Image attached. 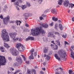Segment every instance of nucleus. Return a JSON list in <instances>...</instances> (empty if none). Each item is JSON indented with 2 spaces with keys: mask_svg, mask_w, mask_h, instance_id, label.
<instances>
[{
  "mask_svg": "<svg viewBox=\"0 0 74 74\" xmlns=\"http://www.w3.org/2000/svg\"><path fill=\"white\" fill-rule=\"evenodd\" d=\"M62 0H59L58 2V4L59 5H62Z\"/></svg>",
  "mask_w": 74,
  "mask_h": 74,
  "instance_id": "c756f323",
  "label": "nucleus"
},
{
  "mask_svg": "<svg viewBox=\"0 0 74 74\" xmlns=\"http://www.w3.org/2000/svg\"><path fill=\"white\" fill-rule=\"evenodd\" d=\"M59 53L60 55L61 58H64V60L66 61L67 59L66 58H65V57H66L67 55L66 53V51L62 50H61L59 51Z\"/></svg>",
  "mask_w": 74,
  "mask_h": 74,
  "instance_id": "7ed1b4c3",
  "label": "nucleus"
},
{
  "mask_svg": "<svg viewBox=\"0 0 74 74\" xmlns=\"http://www.w3.org/2000/svg\"><path fill=\"white\" fill-rule=\"evenodd\" d=\"M24 16L26 17V18H28L29 16H32V14H29L28 13H25L23 15Z\"/></svg>",
  "mask_w": 74,
  "mask_h": 74,
  "instance_id": "4468645a",
  "label": "nucleus"
},
{
  "mask_svg": "<svg viewBox=\"0 0 74 74\" xmlns=\"http://www.w3.org/2000/svg\"><path fill=\"white\" fill-rule=\"evenodd\" d=\"M16 8L17 10H19V8L18 6H16Z\"/></svg>",
  "mask_w": 74,
  "mask_h": 74,
  "instance_id": "a18cd8bd",
  "label": "nucleus"
},
{
  "mask_svg": "<svg viewBox=\"0 0 74 74\" xmlns=\"http://www.w3.org/2000/svg\"><path fill=\"white\" fill-rule=\"evenodd\" d=\"M51 47L53 49H54V50H57L58 48V46L57 45L55 46L52 44H51Z\"/></svg>",
  "mask_w": 74,
  "mask_h": 74,
  "instance_id": "f8f14e48",
  "label": "nucleus"
},
{
  "mask_svg": "<svg viewBox=\"0 0 74 74\" xmlns=\"http://www.w3.org/2000/svg\"><path fill=\"white\" fill-rule=\"evenodd\" d=\"M25 26H26V27H29V25H28V24H25Z\"/></svg>",
  "mask_w": 74,
  "mask_h": 74,
  "instance_id": "5fc2aeb1",
  "label": "nucleus"
},
{
  "mask_svg": "<svg viewBox=\"0 0 74 74\" xmlns=\"http://www.w3.org/2000/svg\"><path fill=\"white\" fill-rule=\"evenodd\" d=\"M16 47L18 50L20 51V52H21L22 51H24L25 50V47L20 43H16Z\"/></svg>",
  "mask_w": 74,
  "mask_h": 74,
  "instance_id": "20e7f679",
  "label": "nucleus"
},
{
  "mask_svg": "<svg viewBox=\"0 0 74 74\" xmlns=\"http://www.w3.org/2000/svg\"><path fill=\"white\" fill-rule=\"evenodd\" d=\"M53 22H52L51 23H50L49 24V25L50 26H52L53 25Z\"/></svg>",
  "mask_w": 74,
  "mask_h": 74,
  "instance_id": "c03bdc74",
  "label": "nucleus"
},
{
  "mask_svg": "<svg viewBox=\"0 0 74 74\" xmlns=\"http://www.w3.org/2000/svg\"><path fill=\"white\" fill-rule=\"evenodd\" d=\"M42 26L44 28H48V25L47 24H42Z\"/></svg>",
  "mask_w": 74,
  "mask_h": 74,
  "instance_id": "a211bd4d",
  "label": "nucleus"
},
{
  "mask_svg": "<svg viewBox=\"0 0 74 74\" xmlns=\"http://www.w3.org/2000/svg\"><path fill=\"white\" fill-rule=\"evenodd\" d=\"M42 17H43V18H44V17H45V16H46V15L43 14L42 15Z\"/></svg>",
  "mask_w": 74,
  "mask_h": 74,
  "instance_id": "3c124183",
  "label": "nucleus"
},
{
  "mask_svg": "<svg viewBox=\"0 0 74 74\" xmlns=\"http://www.w3.org/2000/svg\"><path fill=\"white\" fill-rule=\"evenodd\" d=\"M7 61L5 60V57L0 56V67L1 66L5 65Z\"/></svg>",
  "mask_w": 74,
  "mask_h": 74,
  "instance_id": "39448f33",
  "label": "nucleus"
},
{
  "mask_svg": "<svg viewBox=\"0 0 74 74\" xmlns=\"http://www.w3.org/2000/svg\"><path fill=\"white\" fill-rule=\"evenodd\" d=\"M26 63H27V64H29V61H27L25 62Z\"/></svg>",
  "mask_w": 74,
  "mask_h": 74,
  "instance_id": "8fccbe9b",
  "label": "nucleus"
},
{
  "mask_svg": "<svg viewBox=\"0 0 74 74\" xmlns=\"http://www.w3.org/2000/svg\"><path fill=\"white\" fill-rule=\"evenodd\" d=\"M11 54L13 56H18L19 55V52L14 49H12L11 51Z\"/></svg>",
  "mask_w": 74,
  "mask_h": 74,
  "instance_id": "1a4fd4ad",
  "label": "nucleus"
},
{
  "mask_svg": "<svg viewBox=\"0 0 74 74\" xmlns=\"http://www.w3.org/2000/svg\"><path fill=\"white\" fill-rule=\"evenodd\" d=\"M15 1H16V0H12L11 1V2L12 3L15 2Z\"/></svg>",
  "mask_w": 74,
  "mask_h": 74,
  "instance_id": "864d4df0",
  "label": "nucleus"
},
{
  "mask_svg": "<svg viewBox=\"0 0 74 74\" xmlns=\"http://www.w3.org/2000/svg\"><path fill=\"white\" fill-rule=\"evenodd\" d=\"M10 17L8 16H7L6 17L3 18V21L4 25H7L8 23L10 21Z\"/></svg>",
  "mask_w": 74,
  "mask_h": 74,
  "instance_id": "6e6552de",
  "label": "nucleus"
},
{
  "mask_svg": "<svg viewBox=\"0 0 74 74\" xmlns=\"http://www.w3.org/2000/svg\"><path fill=\"white\" fill-rule=\"evenodd\" d=\"M0 18H1V19H3V16L2 15H1L0 16Z\"/></svg>",
  "mask_w": 74,
  "mask_h": 74,
  "instance_id": "de8ad7c7",
  "label": "nucleus"
},
{
  "mask_svg": "<svg viewBox=\"0 0 74 74\" xmlns=\"http://www.w3.org/2000/svg\"><path fill=\"white\" fill-rule=\"evenodd\" d=\"M32 71L34 73V74H36V71L34 69H32Z\"/></svg>",
  "mask_w": 74,
  "mask_h": 74,
  "instance_id": "f704fd0d",
  "label": "nucleus"
},
{
  "mask_svg": "<svg viewBox=\"0 0 74 74\" xmlns=\"http://www.w3.org/2000/svg\"><path fill=\"white\" fill-rule=\"evenodd\" d=\"M38 2H39V4H41L42 2V0H39L38 1Z\"/></svg>",
  "mask_w": 74,
  "mask_h": 74,
  "instance_id": "79ce46f5",
  "label": "nucleus"
},
{
  "mask_svg": "<svg viewBox=\"0 0 74 74\" xmlns=\"http://www.w3.org/2000/svg\"><path fill=\"white\" fill-rule=\"evenodd\" d=\"M72 21L73 22H74V17H73L72 18Z\"/></svg>",
  "mask_w": 74,
  "mask_h": 74,
  "instance_id": "13d9d810",
  "label": "nucleus"
},
{
  "mask_svg": "<svg viewBox=\"0 0 74 74\" xmlns=\"http://www.w3.org/2000/svg\"><path fill=\"white\" fill-rule=\"evenodd\" d=\"M51 42H52V43H53V44H54V45H55V43H54V41H52Z\"/></svg>",
  "mask_w": 74,
  "mask_h": 74,
  "instance_id": "e2e57ef3",
  "label": "nucleus"
},
{
  "mask_svg": "<svg viewBox=\"0 0 74 74\" xmlns=\"http://www.w3.org/2000/svg\"><path fill=\"white\" fill-rule=\"evenodd\" d=\"M48 51V48L47 47H45L43 50V52L45 53H46Z\"/></svg>",
  "mask_w": 74,
  "mask_h": 74,
  "instance_id": "6ab92c4d",
  "label": "nucleus"
},
{
  "mask_svg": "<svg viewBox=\"0 0 74 74\" xmlns=\"http://www.w3.org/2000/svg\"><path fill=\"white\" fill-rule=\"evenodd\" d=\"M10 74H16V73H15V72H14H14H11Z\"/></svg>",
  "mask_w": 74,
  "mask_h": 74,
  "instance_id": "052dcab7",
  "label": "nucleus"
},
{
  "mask_svg": "<svg viewBox=\"0 0 74 74\" xmlns=\"http://www.w3.org/2000/svg\"><path fill=\"white\" fill-rule=\"evenodd\" d=\"M11 72H10V71H8V74H11Z\"/></svg>",
  "mask_w": 74,
  "mask_h": 74,
  "instance_id": "69168bd1",
  "label": "nucleus"
},
{
  "mask_svg": "<svg viewBox=\"0 0 74 74\" xmlns=\"http://www.w3.org/2000/svg\"><path fill=\"white\" fill-rule=\"evenodd\" d=\"M16 61L19 64H22V59L20 57H17L16 58Z\"/></svg>",
  "mask_w": 74,
  "mask_h": 74,
  "instance_id": "9b49d317",
  "label": "nucleus"
},
{
  "mask_svg": "<svg viewBox=\"0 0 74 74\" xmlns=\"http://www.w3.org/2000/svg\"><path fill=\"white\" fill-rule=\"evenodd\" d=\"M2 33L1 34V36L4 42H8L10 41L9 36L8 33L6 31V29H3L2 31Z\"/></svg>",
  "mask_w": 74,
  "mask_h": 74,
  "instance_id": "f03ea898",
  "label": "nucleus"
},
{
  "mask_svg": "<svg viewBox=\"0 0 74 74\" xmlns=\"http://www.w3.org/2000/svg\"><path fill=\"white\" fill-rule=\"evenodd\" d=\"M34 56H37V52H35L34 53Z\"/></svg>",
  "mask_w": 74,
  "mask_h": 74,
  "instance_id": "6e6d98bb",
  "label": "nucleus"
},
{
  "mask_svg": "<svg viewBox=\"0 0 74 74\" xmlns=\"http://www.w3.org/2000/svg\"><path fill=\"white\" fill-rule=\"evenodd\" d=\"M40 74H44V72H43L42 71H40Z\"/></svg>",
  "mask_w": 74,
  "mask_h": 74,
  "instance_id": "680f3d73",
  "label": "nucleus"
},
{
  "mask_svg": "<svg viewBox=\"0 0 74 74\" xmlns=\"http://www.w3.org/2000/svg\"><path fill=\"white\" fill-rule=\"evenodd\" d=\"M21 56L23 58L24 60L25 61H26V58H25V56L23 55H21Z\"/></svg>",
  "mask_w": 74,
  "mask_h": 74,
  "instance_id": "4c0bfd02",
  "label": "nucleus"
},
{
  "mask_svg": "<svg viewBox=\"0 0 74 74\" xmlns=\"http://www.w3.org/2000/svg\"><path fill=\"white\" fill-rule=\"evenodd\" d=\"M69 74H71V73H72V72H73V71H72V70H70L69 71Z\"/></svg>",
  "mask_w": 74,
  "mask_h": 74,
  "instance_id": "a19ab883",
  "label": "nucleus"
},
{
  "mask_svg": "<svg viewBox=\"0 0 74 74\" xmlns=\"http://www.w3.org/2000/svg\"><path fill=\"white\" fill-rule=\"evenodd\" d=\"M17 1L19 3H21L22 2V0H17Z\"/></svg>",
  "mask_w": 74,
  "mask_h": 74,
  "instance_id": "e433bc0d",
  "label": "nucleus"
},
{
  "mask_svg": "<svg viewBox=\"0 0 74 74\" xmlns=\"http://www.w3.org/2000/svg\"><path fill=\"white\" fill-rule=\"evenodd\" d=\"M8 59L9 60H12V58H11V57H9L8 58Z\"/></svg>",
  "mask_w": 74,
  "mask_h": 74,
  "instance_id": "603ef678",
  "label": "nucleus"
},
{
  "mask_svg": "<svg viewBox=\"0 0 74 74\" xmlns=\"http://www.w3.org/2000/svg\"><path fill=\"white\" fill-rule=\"evenodd\" d=\"M47 36L48 37H51L52 38H55L56 36L54 35L52 32H49L47 34Z\"/></svg>",
  "mask_w": 74,
  "mask_h": 74,
  "instance_id": "9d476101",
  "label": "nucleus"
},
{
  "mask_svg": "<svg viewBox=\"0 0 74 74\" xmlns=\"http://www.w3.org/2000/svg\"><path fill=\"white\" fill-rule=\"evenodd\" d=\"M63 4L64 6H65L66 7H68L69 5V8H70V7H71V8L74 6V4H70L69 1L68 0H65L64 3Z\"/></svg>",
  "mask_w": 74,
  "mask_h": 74,
  "instance_id": "423d86ee",
  "label": "nucleus"
},
{
  "mask_svg": "<svg viewBox=\"0 0 74 74\" xmlns=\"http://www.w3.org/2000/svg\"><path fill=\"white\" fill-rule=\"evenodd\" d=\"M16 23H17V26H18V25L19 26H20V24L21 23V21L17 20L16 21Z\"/></svg>",
  "mask_w": 74,
  "mask_h": 74,
  "instance_id": "4be33fe9",
  "label": "nucleus"
},
{
  "mask_svg": "<svg viewBox=\"0 0 74 74\" xmlns=\"http://www.w3.org/2000/svg\"><path fill=\"white\" fill-rule=\"evenodd\" d=\"M19 41H22V38H20L18 40Z\"/></svg>",
  "mask_w": 74,
  "mask_h": 74,
  "instance_id": "0e129e2a",
  "label": "nucleus"
},
{
  "mask_svg": "<svg viewBox=\"0 0 74 74\" xmlns=\"http://www.w3.org/2000/svg\"><path fill=\"white\" fill-rule=\"evenodd\" d=\"M26 74H31V73H30V71L29 70H27Z\"/></svg>",
  "mask_w": 74,
  "mask_h": 74,
  "instance_id": "58836bf2",
  "label": "nucleus"
},
{
  "mask_svg": "<svg viewBox=\"0 0 74 74\" xmlns=\"http://www.w3.org/2000/svg\"><path fill=\"white\" fill-rule=\"evenodd\" d=\"M56 42L57 43V45H59V46H60V42L59 40H56Z\"/></svg>",
  "mask_w": 74,
  "mask_h": 74,
  "instance_id": "a878e982",
  "label": "nucleus"
},
{
  "mask_svg": "<svg viewBox=\"0 0 74 74\" xmlns=\"http://www.w3.org/2000/svg\"><path fill=\"white\" fill-rule=\"evenodd\" d=\"M34 40V37L32 36H29L28 38L26 39L25 41H28L29 40Z\"/></svg>",
  "mask_w": 74,
  "mask_h": 74,
  "instance_id": "ddd939ff",
  "label": "nucleus"
},
{
  "mask_svg": "<svg viewBox=\"0 0 74 74\" xmlns=\"http://www.w3.org/2000/svg\"><path fill=\"white\" fill-rule=\"evenodd\" d=\"M4 46L5 47L7 48H8L10 47V46H8V45L5 42H4Z\"/></svg>",
  "mask_w": 74,
  "mask_h": 74,
  "instance_id": "5701e85b",
  "label": "nucleus"
},
{
  "mask_svg": "<svg viewBox=\"0 0 74 74\" xmlns=\"http://www.w3.org/2000/svg\"><path fill=\"white\" fill-rule=\"evenodd\" d=\"M71 48H72L74 50V45L73 46H71Z\"/></svg>",
  "mask_w": 74,
  "mask_h": 74,
  "instance_id": "09e8293b",
  "label": "nucleus"
},
{
  "mask_svg": "<svg viewBox=\"0 0 74 74\" xmlns=\"http://www.w3.org/2000/svg\"><path fill=\"white\" fill-rule=\"evenodd\" d=\"M39 18L40 19V20H42V19H43V17H39Z\"/></svg>",
  "mask_w": 74,
  "mask_h": 74,
  "instance_id": "bf43d9fd",
  "label": "nucleus"
},
{
  "mask_svg": "<svg viewBox=\"0 0 74 74\" xmlns=\"http://www.w3.org/2000/svg\"><path fill=\"white\" fill-rule=\"evenodd\" d=\"M10 23H15V21H11L10 22Z\"/></svg>",
  "mask_w": 74,
  "mask_h": 74,
  "instance_id": "49530a36",
  "label": "nucleus"
},
{
  "mask_svg": "<svg viewBox=\"0 0 74 74\" xmlns=\"http://www.w3.org/2000/svg\"><path fill=\"white\" fill-rule=\"evenodd\" d=\"M1 49H3V50H4V49H5L3 47H1Z\"/></svg>",
  "mask_w": 74,
  "mask_h": 74,
  "instance_id": "338daca9",
  "label": "nucleus"
},
{
  "mask_svg": "<svg viewBox=\"0 0 74 74\" xmlns=\"http://www.w3.org/2000/svg\"><path fill=\"white\" fill-rule=\"evenodd\" d=\"M43 41L44 42H47L48 41V38H43Z\"/></svg>",
  "mask_w": 74,
  "mask_h": 74,
  "instance_id": "cd10ccee",
  "label": "nucleus"
},
{
  "mask_svg": "<svg viewBox=\"0 0 74 74\" xmlns=\"http://www.w3.org/2000/svg\"><path fill=\"white\" fill-rule=\"evenodd\" d=\"M4 8H7V5H5L4 6Z\"/></svg>",
  "mask_w": 74,
  "mask_h": 74,
  "instance_id": "774afa93",
  "label": "nucleus"
},
{
  "mask_svg": "<svg viewBox=\"0 0 74 74\" xmlns=\"http://www.w3.org/2000/svg\"><path fill=\"white\" fill-rule=\"evenodd\" d=\"M21 7L22 10H24V9H25V8H27V6L25 5H24Z\"/></svg>",
  "mask_w": 74,
  "mask_h": 74,
  "instance_id": "7c9ffc66",
  "label": "nucleus"
},
{
  "mask_svg": "<svg viewBox=\"0 0 74 74\" xmlns=\"http://www.w3.org/2000/svg\"><path fill=\"white\" fill-rule=\"evenodd\" d=\"M29 58L30 60H31V59H34V57H33V55L32 54V55L30 56L29 57Z\"/></svg>",
  "mask_w": 74,
  "mask_h": 74,
  "instance_id": "c85d7f7f",
  "label": "nucleus"
},
{
  "mask_svg": "<svg viewBox=\"0 0 74 74\" xmlns=\"http://www.w3.org/2000/svg\"><path fill=\"white\" fill-rule=\"evenodd\" d=\"M18 72H20V70H16V72H15V73H16V74H17V73H18Z\"/></svg>",
  "mask_w": 74,
  "mask_h": 74,
  "instance_id": "ea45409f",
  "label": "nucleus"
},
{
  "mask_svg": "<svg viewBox=\"0 0 74 74\" xmlns=\"http://www.w3.org/2000/svg\"><path fill=\"white\" fill-rule=\"evenodd\" d=\"M51 12L53 13V14H57V11H56V9H53L51 10Z\"/></svg>",
  "mask_w": 74,
  "mask_h": 74,
  "instance_id": "2eb2a0df",
  "label": "nucleus"
},
{
  "mask_svg": "<svg viewBox=\"0 0 74 74\" xmlns=\"http://www.w3.org/2000/svg\"><path fill=\"white\" fill-rule=\"evenodd\" d=\"M27 6L28 7H30L31 5H30V3L29 2L27 3Z\"/></svg>",
  "mask_w": 74,
  "mask_h": 74,
  "instance_id": "72a5a7b5",
  "label": "nucleus"
},
{
  "mask_svg": "<svg viewBox=\"0 0 74 74\" xmlns=\"http://www.w3.org/2000/svg\"><path fill=\"white\" fill-rule=\"evenodd\" d=\"M48 10H49L48 9H47V10H46L45 11H44L45 13H46V12H48Z\"/></svg>",
  "mask_w": 74,
  "mask_h": 74,
  "instance_id": "4d7b16f0",
  "label": "nucleus"
},
{
  "mask_svg": "<svg viewBox=\"0 0 74 74\" xmlns=\"http://www.w3.org/2000/svg\"><path fill=\"white\" fill-rule=\"evenodd\" d=\"M18 63L17 62H15L13 64V66L14 67H16V66H18Z\"/></svg>",
  "mask_w": 74,
  "mask_h": 74,
  "instance_id": "bb28decb",
  "label": "nucleus"
},
{
  "mask_svg": "<svg viewBox=\"0 0 74 74\" xmlns=\"http://www.w3.org/2000/svg\"><path fill=\"white\" fill-rule=\"evenodd\" d=\"M54 56L56 58V59H58L59 61H60V58H59V56L57 54H55L54 55Z\"/></svg>",
  "mask_w": 74,
  "mask_h": 74,
  "instance_id": "dca6fc26",
  "label": "nucleus"
},
{
  "mask_svg": "<svg viewBox=\"0 0 74 74\" xmlns=\"http://www.w3.org/2000/svg\"><path fill=\"white\" fill-rule=\"evenodd\" d=\"M34 52V49H32L30 51V53L31 55H33V52Z\"/></svg>",
  "mask_w": 74,
  "mask_h": 74,
  "instance_id": "b1692460",
  "label": "nucleus"
},
{
  "mask_svg": "<svg viewBox=\"0 0 74 74\" xmlns=\"http://www.w3.org/2000/svg\"><path fill=\"white\" fill-rule=\"evenodd\" d=\"M55 34L56 35H58L59 36L60 35V33H59V32H55Z\"/></svg>",
  "mask_w": 74,
  "mask_h": 74,
  "instance_id": "473e14b6",
  "label": "nucleus"
},
{
  "mask_svg": "<svg viewBox=\"0 0 74 74\" xmlns=\"http://www.w3.org/2000/svg\"><path fill=\"white\" fill-rule=\"evenodd\" d=\"M62 37L63 38H66L67 37V34H65V35H62Z\"/></svg>",
  "mask_w": 74,
  "mask_h": 74,
  "instance_id": "c9c22d12",
  "label": "nucleus"
},
{
  "mask_svg": "<svg viewBox=\"0 0 74 74\" xmlns=\"http://www.w3.org/2000/svg\"><path fill=\"white\" fill-rule=\"evenodd\" d=\"M16 34H17V33H16V32L11 33L9 34V35L10 36V37L13 38V40H14V41H18V40H19L18 38H15V37H16Z\"/></svg>",
  "mask_w": 74,
  "mask_h": 74,
  "instance_id": "0eeeda50",
  "label": "nucleus"
},
{
  "mask_svg": "<svg viewBox=\"0 0 74 74\" xmlns=\"http://www.w3.org/2000/svg\"><path fill=\"white\" fill-rule=\"evenodd\" d=\"M32 35L33 36H38L40 34L42 36H44L46 32L41 27L36 28L35 29L32 30Z\"/></svg>",
  "mask_w": 74,
  "mask_h": 74,
  "instance_id": "f257e3e1",
  "label": "nucleus"
},
{
  "mask_svg": "<svg viewBox=\"0 0 74 74\" xmlns=\"http://www.w3.org/2000/svg\"><path fill=\"white\" fill-rule=\"evenodd\" d=\"M46 59L49 60L50 59V57L48 55H47Z\"/></svg>",
  "mask_w": 74,
  "mask_h": 74,
  "instance_id": "2f4dec72",
  "label": "nucleus"
},
{
  "mask_svg": "<svg viewBox=\"0 0 74 74\" xmlns=\"http://www.w3.org/2000/svg\"><path fill=\"white\" fill-rule=\"evenodd\" d=\"M64 44H65V45H66V44H67V45H69V43L66 41H64Z\"/></svg>",
  "mask_w": 74,
  "mask_h": 74,
  "instance_id": "37998d69",
  "label": "nucleus"
},
{
  "mask_svg": "<svg viewBox=\"0 0 74 74\" xmlns=\"http://www.w3.org/2000/svg\"><path fill=\"white\" fill-rule=\"evenodd\" d=\"M52 20L53 21H54V22H56L58 21V18H56L55 17H53L52 18Z\"/></svg>",
  "mask_w": 74,
  "mask_h": 74,
  "instance_id": "412c9836",
  "label": "nucleus"
},
{
  "mask_svg": "<svg viewBox=\"0 0 74 74\" xmlns=\"http://www.w3.org/2000/svg\"><path fill=\"white\" fill-rule=\"evenodd\" d=\"M59 28L60 30H63V26H62V25L61 24H59Z\"/></svg>",
  "mask_w": 74,
  "mask_h": 74,
  "instance_id": "f3484780",
  "label": "nucleus"
},
{
  "mask_svg": "<svg viewBox=\"0 0 74 74\" xmlns=\"http://www.w3.org/2000/svg\"><path fill=\"white\" fill-rule=\"evenodd\" d=\"M19 3H19V2L17 1V2L14 3V5H15V7H17L18 6H19Z\"/></svg>",
  "mask_w": 74,
  "mask_h": 74,
  "instance_id": "aec40b11",
  "label": "nucleus"
},
{
  "mask_svg": "<svg viewBox=\"0 0 74 74\" xmlns=\"http://www.w3.org/2000/svg\"><path fill=\"white\" fill-rule=\"evenodd\" d=\"M58 24L56 23L55 25V26L54 27V28L57 30H58Z\"/></svg>",
  "mask_w": 74,
  "mask_h": 74,
  "instance_id": "393cba45",
  "label": "nucleus"
}]
</instances>
